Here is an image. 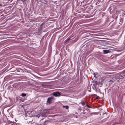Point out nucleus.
Returning <instances> with one entry per match:
<instances>
[{"instance_id":"10","label":"nucleus","mask_w":125,"mask_h":125,"mask_svg":"<svg viewBox=\"0 0 125 125\" xmlns=\"http://www.w3.org/2000/svg\"><path fill=\"white\" fill-rule=\"evenodd\" d=\"M84 102H81V104L83 105H84L85 104Z\"/></svg>"},{"instance_id":"11","label":"nucleus","mask_w":125,"mask_h":125,"mask_svg":"<svg viewBox=\"0 0 125 125\" xmlns=\"http://www.w3.org/2000/svg\"><path fill=\"white\" fill-rule=\"evenodd\" d=\"M40 116V115H36V116L37 117H38V118H39Z\"/></svg>"},{"instance_id":"16","label":"nucleus","mask_w":125,"mask_h":125,"mask_svg":"<svg viewBox=\"0 0 125 125\" xmlns=\"http://www.w3.org/2000/svg\"><path fill=\"white\" fill-rule=\"evenodd\" d=\"M51 102H47L48 103H49V104H50V103H51Z\"/></svg>"},{"instance_id":"13","label":"nucleus","mask_w":125,"mask_h":125,"mask_svg":"<svg viewBox=\"0 0 125 125\" xmlns=\"http://www.w3.org/2000/svg\"><path fill=\"white\" fill-rule=\"evenodd\" d=\"M106 113H104L103 114V115H104V114H106Z\"/></svg>"},{"instance_id":"7","label":"nucleus","mask_w":125,"mask_h":125,"mask_svg":"<svg viewBox=\"0 0 125 125\" xmlns=\"http://www.w3.org/2000/svg\"><path fill=\"white\" fill-rule=\"evenodd\" d=\"M21 96L22 97H25L26 96V94L24 93L22 94Z\"/></svg>"},{"instance_id":"14","label":"nucleus","mask_w":125,"mask_h":125,"mask_svg":"<svg viewBox=\"0 0 125 125\" xmlns=\"http://www.w3.org/2000/svg\"><path fill=\"white\" fill-rule=\"evenodd\" d=\"M123 73H125V69L123 71Z\"/></svg>"},{"instance_id":"3","label":"nucleus","mask_w":125,"mask_h":125,"mask_svg":"<svg viewBox=\"0 0 125 125\" xmlns=\"http://www.w3.org/2000/svg\"><path fill=\"white\" fill-rule=\"evenodd\" d=\"M103 53L104 54H106L110 52V51L109 50H103Z\"/></svg>"},{"instance_id":"17","label":"nucleus","mask_w":125,"mask_h":125,"mask_svg":"<svg viewBox=\"0 0 125 125\" xmlns=\"http://www.w3.org/2000/svg\"><path fill=\"white\" fill-rule=\"evenodd\" d=\"M86 105L87 106V107H88V106L87 104H86Z\"/></svg>"},{"instance_id":"12","label":"nucleus","mask_w":125,"mask_h":125,"mask_svg":"<svg viewBox=\"0 0 125 125\" xmlns=\"http://www.w3.org/2000/svg\"><path fill=\"white\" fill-rule=\"evenodd\" d=\"M20 69L21 70V72H24V71L22 70L21 69Z\"/></svg>"},{"instance_id":"5","label":"nucleus","mask_w":125,"mask_h":125,"mask_svg":"<svg viewBox=\"0 0 125 125\" xmlns=\"http://www.w3.org/2000/svg\"><path fill=\"white\" fill-rule=\"evenodd\" d=\"M63 108H65L66 109H68V108L69 106L68 105H66V106L63 105Z\"/></svg>"},{"instance_id":"1","label":"nucleus","mask_w":125,"mask_h":125,"mask_svg":"<svg viewBox=\"0 0 125 125\" xmlns=\"http://www.w3.org/2000/svg\"><path fill=\"white\" fill-rule=\"evenodd\" d=\"M61 92H55L53 93V95L55 96H59L61 95Z\"/></svg>"},{"instance_id":"15","label":"nucleus","mask_w":125,"mask_h":125,"mask_svg":"<svg viewBox=\"0 0 125 125\" xmlns=\"http://www.w3.org/2000/svg\"><path fill=\"white\" fill-rule=\"evenodd\" d=\"M121 20H122V21L123 20V19L122 18L120 19V21H121Z\"/></svg>"},{"instance_id":"2","label":"nucleus","mask_w":125,"mask_h":125,"mask_svg":"<svg viewBox=\"0 0 125 125\" xmlns=\"http://www.w3.org/2000/svg\"><path fill=\"white\" fill-rule=\"evenodd\" d=\"M125 77V73H123V71L120 74L119 76V78L120 79H123Z\"/></svg>"},{"instance_id":"6","label":"nucleus","mask_w":125,"mask_h":125,"mask_svg":"<svg viewBox=\"0 0 125 125\" xmlns=\"http://www.w3.org/2000/svg\"><path fill=\"white\" fill-rule=\"evenodd\" d=\"M45 114H43L42 112H40V115L42 116H43L45 115Z\"/></svg>"},{"instance_id":"18","label":"nucleus","mask_w":125,"mask_h":125,"mask_svg":"<svg viewBox=\"0 0 125 125\" xmlns=\"http://www.w3.org/2000/svg\"><path fill=\"white\" fill-rule=\"evenodd\" d=\"M100 110H102V109H100Z\"/></svg>"},{"instance_id":"9","label":"nucleus","mask_w":125,"mask_h":125,"mask_svg":"<svg viewBox=\"0 0 125 125\" xmlns=\"http://www.w3.org/2000/svg\"><path fill=\"white\" fill-rule=\"evenodd\" d=\"M99 98L100 97L99 96H97V97L95 98L94 99V101H95V100H96V99H97L98 98Z\"/></svg>"},{"instance_id":"4","label":"nucleus","mask_w":125,"mask_h":125,"mask_svg":"<svg viewBox=\"0 0 125 125\" xmlns=\"http://www.w3.org/2000/svg\"><path fill=\"white\" fill-rule=\"evenodd\" d=\"M54 99V97H50L48 98L47 102H51Z\"/></svg>"},{"instance_id":"19","label":"nucleus","mask_w":125,"mask_h":125,"mask_svg":"<svg viewBox=\"0 0 125 125\" xmlns=\"http://www.w3.org/2000/svg\"><path fill=\"white\" fill-rule=\"evenodd\" d=\"M72 104H73V103H72Z\"/></svg>"},{"instance_id":"8","label":"nucleus","mask_w":125,"mask_h":125,"mask_svg":"<svg viewBox=\"0 0 125 125\" xmlns=\"http://www.w3.org/2000/svg\"><path fill=\"white\" fill-rule=\"evenodd\" d=\"M70 40V38H67L66 40H65V42H67Z\"/></svg>"}]
</instances>
